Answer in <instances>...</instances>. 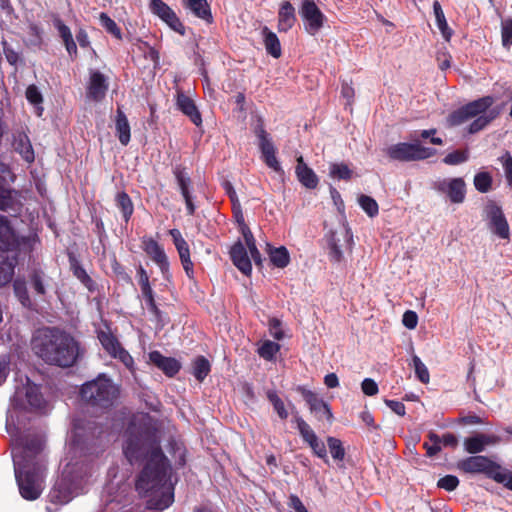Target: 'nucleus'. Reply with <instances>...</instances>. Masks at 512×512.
Returning a JSON list of instances; mask_svg holds the SVG:
<instances>
[{"instance_id": "6e6552de", "label": "nucleus", "mask_w": 512, "mask_h": 512, "mask_svg": "<svg viewBox=\"0 0 512 512\" xmlns=\"http://www.w3.org/2000/svg\"><path fill=\"white\" fill-rule=\"evenodd\" d=\"M434 154L435 149L424 147L420 143L400 142L386 149V155L389 159L399 162L424 160Z\"/></svg>"}, {"instance_id": "c9c22d12", "label": "nucleus", "mask_w": 512, "mask_h": 512, "mask_svg": "<svg viewBox=\"0 0 512 512\" xmlns=\"http://www.w3.org/2000/svg\"><path fill=\"white\" fill-rule=\"evenodd\" d=\"M115 202L117 208L122 213L124 221L128 223L134 212V205L130 196L125 191L119 192L115 197Z\"/></svg>"}, {"instance_id": "a878e982", "label": "nucleus", "mask_w": 512, "mask_h": 512, "mask_svg": "<svg viewBox=\"0 0 512 512\" xmlns=\"http://www.w3.org/2000/svg\"><path fill=\"white\" fill-rule=\"evenodd\" d=\"M17 194V191L5 188L0 184V210L15 213L20 212L22 203L17 198Z\"/></svg>"}, {"instance_id": "dca6fc26", "label": "nucleus", "mask_w": 512, "mask_h": 512, "mask_svg": "<svg viewBox=\"0 0 512 512\" xmlns=\"http://www.w3.org/2000/svg\"><path fill=\"white\" fill-rule=\"evenodd\" d=\"M172 172L177 182L180 193L184 198L187 214L192 216L195 214L196 207L193 203V198L191 194V177L186 171V167L181 164L175 165L172 169Z\"/></svg>"}, {"instance_id": "864d4df0", "label": "nucleus", "mask_w": 512, "mask_h": 512, "mask_svg": "<svg viewBox=\"0 0 512 512\" xmlns=\"http://www.w3.org/2000/svg\"><path fill=\"white\" fill-rule=\"evenodd\" d=\"M412 362L415 370L416 377L418 380L424 384L429 383L430 380V374L426 367V365L422 362V360L417 356L414 355L412 357Z\"/></svg>"}, {"instance_id": "2eb2a0df", "label": "nucleus", "mask_w": 512, "mask_h": 512, "mask_svg": "<svg viewBox=\"0 0 512 512\" xmlns=\"http://www.w3.org/2000/svg\"><path fill=\"white\" fill-rule=\"evenodd\" d=\"M150 10L153 14H155L163 22H165L173 31L177 32L181 36H184L186 34V28L184 24L181 22V20L173 11V9L170 6H168L164 1L151 0Z\"/></svg>"}, {"instance_id": "338daca9", "label": "nucleus", "mask_w": 512, "mask_h": 512, "mask_svg": "<svg viewBox=\"0 0 512 512\" xmlns=\"http://www.w3.org/2000/svg\"><path fill=\"white\" fill-rule=\"evenodd\" d=\"M329 258L333 262H340L343 259V252L336 242L334 235L329 240Z\"/></svg>"}, {"instance_id": "79ce46f5", "label": "nucleus", "mask_w": 512, "mask_h": 512, "mask_svg": "<svg viewBox=\"0 0 512 512\" xmlns=\"http://www.w3.org/2000/svg\"><path fill=\"white\" fill-rule=\"evenodd\" d=\"M15 150L22 156V158L31 163L34 161V150L30 140L26 135L21 136L15 143Z\"/></svg>"}, {"instance_id": "0e129e2a", "label": "nucleus", "mask_w": 512, "mask_h": 512, "mask_svg": "<svg viewBox=\"0 0 512 512\" xmlns=\"http://www.w3.org/2000/svg\"><path fill=\"white\" fill-rule=\"evenodd\" d=\"M25 95L28 102L35 106L40 105L43 102L42 94L38 87L34 84H31L27 87Z\"/></svg>"}, {"instance_id": "393cba45", "label": "nucleus", "mask_w": 512, "mask_h": 512, "mask_svg": "<svg viewBox=\"0 0 512 512\" xmlns=\"http://www.w3.org/2000/svg\"><path fill=\"white\" fill-rule=\"evenodd\" d=\"M230 257L233 264L245 275H249L252 270L251 260L244 245L238 241L230 249Z\"/></svg>"}, {"instance_id": "5701e85b", "label": "nucleus", "mask_w": 512, "mask_h": 512, "mask_svg": "<svg viewBox=\"0 0 512 512\" xmlns=\"http://www.w3.org/2000/svg\"><path fill=\"white\" fill-rule=\"evenodd\" d=\"M297 22L294 6L289 1H283L278 10L277 29L280 33L288 32Z\"/></svg>"}, {"instance_id": "20e7f679", "label": "nucleus", "mask_w": 512, "mask_h": 512, "mask_svg": "<svg viewBox=\"0 0 512 512\" xmlns=\"http://www.w3.org/2000/svg\"><path fill=\"white\" fill-rule=\"evenodd\" d=\"M18 460L14 465L15 478L19 487L20 495L28 501L38 499L43 491V469L44 465H23Z\"/></svg>"}, {"instance_id": "b1692460", "label": "nucleus", "mask_w": 512, "mask_h": 512, "mask_svg": "<svg viewBox=\"0 0 512 512\" xmlns=\"http://www.w3.org/2000/svg\"><path fill=\"white\" fill-rule=\"evenodd\" d=\"M295 174L298 181L307 189H315L318 186L319 179L316 173L308 167L302 156L297 158Z\"/></svg>"}, {"instance_id": "c756f323", "label": "nucleus", "mask_w": 512, "mask_h": 512, "mask_svg": "<svg viewBox=\"0 0 512 512\" xmlns=\"http://www.w3.org/2000/svg\"><path fill=\"white\" fill-rule=\"evenodd\" d=\"M115 130L119 142L127 146L131 139V129L124 111L118 107L116 110Z\"/></svg>"}, {"instance_id": "13d9d810", "label": "nucleus", "mask_w": 512, "mask_h": 512, "mask_svg": "<svg viewBox=\"0 0 512 512\" xmlns=\"http://www.w3.org/2000/svg\"><path fill=\"white\" fill-rule=\"evenodd\" d=\"M502 45L509 48L512 45V19L508 18L501 23Z\"/></svg>"}, {"instance_id": "8fccbe9b", "label": "nucleus", "mask_w": 512, "mask_h": 512, "mask_svg": "<svg viewBox=\"0 0 512 512\" xmlns=\"http://www.w3.org/2000/svg\"><path fill=\"white\" fill-rule=\"evenodd\" d=\"M329 173L332 178L347 181L352 178L353 171L344 163H333L330 165Z\"/></svg>"}, {"instance_id": "680f3d73", "label": "nucleus", "mask_w": 512, "mask_h": 512, "mask_svg": "<svg viewBox=\"0 0 512 512\" xmlns=\"http://www.w3.org/2000/svg\"><path fill=\"white\" fill-rule=\"evenodd\" d=\"M269 332L271 336L280 341L284 338V331L282 329V322L276 317H272L268 321Z\"/></svg>"}, {"instance_id": "052dcab7", "label": "nucleus", "mask_w": 512, "mask_h": 512, "mask_svg": "<svg viewBox=\"0 0 512 512\" xmlns=\"http://www.w3.org/2000/svg\"><path fill=\"white\" fill-rule=\"evenodd\" d=\"M459 485V479L454 475H445L437 482V487L448 492L454 491Z\"/></svg>"}, {"instance_id": "5fc2aeb1", "label": "nucleus", "mask_w": 512, "mask_h": 512, "mask_svg": "<svg viewBox=\"0 0 512 512\" xmlns=\"http://www.w3.org/2000/svg\"><path fill=\"white\" fill-rule=\"evenodd\" d=\"M111 269L118 281L126 284H132L131 276L126 272L125 267L114 256L111 260Z\"/></svg>"}, {"instance_id": "bf43d9fd", "label": "nucleus", "mask_w": 512, "mask_h": 512, "mask_svg": "<svg viewBox=\"0 0 512 512\" xmlns=\"http://www.w3.org/2000/svg\"><path fill=\"white\" fill-rule=\"evenodd\" d=\"M139 50H141L144 53V57L151 60L155 66L159 64L160 55L158 50L150 46L147 42L139 40Z\"/></svg>"}, {"instance_id": "cd10ccee", "label": "nucleus", "mask_w": 512, "mask_h": 512, "mask_svg": "<svg viewBox=\"0 0 512 512\" xmlns=\"http://www.w3.org/2000/svg\"><path fill=\"white\" fill-rule=\"evenodd\" d=\"M141 294L149 313L153 316V319L158 325L164 327L169 322V318L166 313L159 309L153 289Z\"/></svg>"}, {"instance_id": "412c9836", "label": "nucleus", "mask_w": 512, "mask_h": 512, "mask_svg": "<svg viewBox=\"0 0 512 512\" xmlns=\"http://www.w3.org/2000/svg\"><path fill=\"white\" fill-rule=\"evenodd\" d=\"M176 105L177 108L186 115L194 125L197 127L202 125L201 113L193 99L179 91L176 96Z\"/></svg>"}, {"instance_id": "3c124183", "label": "nucleus", "mask_w": 512, "mask_h": 512, "mask_svg": "<svg viewBox=\"0 0 512 512\" xmlns=\"http://www.w3.org/2000/svg\"><path fill=\"white\" fill-rule=\"evenodd\" d=\"M13 289L16 297L23 306H29L31 303L30 296L27 290L26 282L24 280L17 279L13 283Z\"/></svg>"}, {"instance_id": "f704fd0d", "label": "nucleus", "mask_w": 512, "mask_h": 512, "mask_svg": "<svg viewBox=\"0 0 512 512\" xmlns=\"http://www.w3.org/2000/svg\"><path fill=\"white\" fill-rule=\"evenodd\" d=\"M433 11H434V15H435V18H436L437 26H438V28H439L443 38L446 41H450V39H451V37L453 35V31L448 26V23L446 21V18H445L443 9H442V6H441V4H440V2L438 0H435L433 2Z\"/></svg>"}, {"instance_id": "4468645a", "label": "nucleus", "mask_w": 512, "mask_h": 512, "mask_svg": "<svg viewBox=\"0 0 512 512\" xmlns=\"http://www.w3.org/2000/svg\"><path fill=\"white\" fill-rule=\"evenodd\" d=\"M297 391L301 394L310 412L315 415L317 420L322 421L326 419L329 423H332L334 416L327 402L319 398L316 393L303 386H298Z\"/></svg>"}, {"instance_id": "4be33fe9", "label": "nucleus", "mask_w": 512, "mask_h": 512, "mask_svg": "<svg viewBox=\"0 0 512 512\" xmlns=\"http://www.w3.org/2000/svg\"><path fill=\"white\" fill-rule=\"evenodd\" d=\"M438 190L445 192L452 203L459 204L465 199L466 185L462 178H453L448 183L442 182Z\"/></svg>"}, {"instance_id": "e2e57ef3", "label": "nucleus", "mask_w": 512, "mask_h": 512, "mask_svg": "<svg viewBox=\"0 0 512 512\" xmlns=\"http://www.w3.org/2000/svg\"><path fill=\"white\" fill-rule=\"evenodd\" d=\"M308 445L312 449L313 453L323 459L326 463H328L327 459V450L324 442L318 439V437L314 438L312 441H309Z\"/></svg>"}, {"instance_id": "72a5a7b5", "label": "nucleus", "mask_w": 512, "mask_h": 512, "mask_svg": "<svg viewBox=\"0 0 512 512\" xmlns=\"http://www.w3.org/2000/svg\"><path fill=\"white\" fill-rule=\"evenodd\" d=\"M268 254L271 263L277 268H285L290 263V255L286 247L273 248L267 244Z\"/></svg>"}, {"instance_id": "f3484780", "label": "nucleus", "mask_w": 512, "mask_h": 512, "mask_svg": "<svg viewBox=\"0 0 512 512\" xmlns=\"http://www.w3.org/2000/svg\"><path fill=\"white\" fill-rule=\"evenodd\" d=\"M172 237L173 243L179 254V258L185 274L189 279H194V264L190 256V248L187 241L183 238L181 232L178 229H171L169 231Z\"/></svg>"}, {"instance_id": "423d86ee", "label": "nucleus", "mask_w": 512, "mask_h": 512, "mask_svg": "<svg viewBox=\"0 0 512 512\" xmlns=\"http://www.w3.org/2000/svg\"><path fill=\"white\" fill-rule=\"evenodd\" d=\"M43 446L44 443L40 436L25 435L12 451L14 465H18V460H22L23 465H44L41 459Z\"/></svg>"}, {"instance_id": "bb28decb", "label": "nucleus", "mask_w": 512, "mask_h": 512, "mask_svg": "<svg viewBox=\"0 0 512 512\" xmlns=\"http://www.w3.org/2000/svg\"><path fill=\"white\" fill-rule=\"evenodd\" d=\"M69 264L73 275L87 288L89 292H95L97 290L96 282L88 275L77 258L72 254L69 255Z\"/></svg>"}, {"instance_id": "774afa93", "label": "nucleus", "mask_w": 512, "mask_h": 512, "mask_svg": "<svg viewBox=\"0 0 512 512\" xmlns=\"http://www.w3.org/2000/svg\"><path fill=\"white\" fill-rule=\"evenodd\" d=\"M2 48L7 62L15 66L20 60L19 53L16 52L5 40L2 41Z\"/></svg>"}, {"instance_id": "6e6d98bb", "label": "nucleus", "mask_w": 512, "mask_h": 512, "mask_svg": "<svg viewBox=\"0 0 512 512\" xmlns=\"http://www.w3.org/2000/svg\"><path fill=\"white\" fill-rule=\"evenodd\" d=\"M243 237L245 239L246 245L250 251L251 257L254 260L255 264L257 266H261L262 265L261 253L259 252V250L256 247L255 239H254L252 232L248 231V233H244Z\"/></svg>"}, {"instance_id": "1a4fd4ad", "label": "nucleus", "mask_w": 512, "mask_h": 512, "mask_svg": "<svg viewBox=\"0 0 512 512\" xmlns=\"http://www.w3.org/2000/svg\"><path fill=\"white\" fill-rule=\"evenodd\" d=\"M494 102V97L489 95L471 101L458 108L457 110L451 112L447 117V123L451 127L459 126L466 121L488 111Z\"/></svg>"}, {"instance_id": "4d7b16f0", "label": "nucleus", "mask_w": 512, "mask_h": 512, "mask_svg": "<svg viewBox=\"0 0 512 512\" xmlns=\"http://www.w3.org/2000/svg\"><path fill=\"white\" fill-rule=\"evenodd\" d=\"M468 152L466 150H455L448 153L444 158L443 162L447 165H458L468 160Z\"/></svg>"}, {"instance_id": "aec40b11", "label": "nucleus", "mask_w": 512, "mask_h": 512, "mask_svg": "<svg viewBox=\"0 0 512 512\" xmlns=\"http://www.w3.org/2000/svg\"><path fill=\"white\" fill-rule=\"evenodd\" d=\"M149 361L170 378L174 377L181 369V364L177 359L166 357L157 350L149 353Z\"/></svg>"}, {"instance_id": "de8ad7c7", "label": "nucleus", "mask_w": 512, "mask_h": 512, "mask_svg": "<svg viewBox=\"0 0 512 512\" xmlns=\"http://www.w3.org/2000/svg\"><path fill=\"white\" fill-rule=\"evenodd\" d=\"M26 399L28 404L35 409L42 408L44 405V398L37 386H28L26 389Z\"/></svg>"}, {"instance_id": "f03ea898", "label": "nucleus", "mask_w": 512, "mask_h": 512, "mask_svg": "<svg viewBox=\"0 0 512 512\" xmlns=\"http://www.w3.org/2000/svg\"><path fill=\"white\" fill-rule=\"evenodd\" d=\"M34 353L45 363L58 367H71L79 357V344L69 333L56 327H45L32 338Z\"/></svg>"}, {"instance_id": "58836bf2", "label": "nucleus", "mask_w": 512, "mask_h": 512, "mask_svg": "<svg viewBox=\"0 0 512 512\" xmlns=\"http://www.w3.org/2000/svg\"><path fill=\"white\" fill-rule=\"evenodd\" d=\"M98 339L104 350L110 356H112L122 346L117 337L109 331H100L98 333Z\"/></svg>"}, {"instance_id": "7c9ffc66", "label": "nucleus", "mask_w": 512, "mask_h": 512, "mask_svg": "<svg viewBox=\"0 0 512 512\" xmlns=\"http://www.w3.org/2000/svg\"><path fill=\"white\" fill-rule=\"evenodd\" d=\"M48 276L40 267H32L28 273V282L34 293L39 296L46 294Z\"/></svg>"}, {"instance_id": "49530a36", "label": "nucleus", "mask_w": 512, "mask_h": 512, "mask_svg": "<svg viewBox=\"0 0 512 512\" xmlns=\"http://www.w3.org/2000/svg\"><path fill=\"white\" fill-rule=\"evenodd\" d=\"M358 203L363 211L371 218L375 217L379 213V206L375 199L368 195H360Z\"/></svg>"}, {"instance_id": "ea45409f", "label": "nucleus", "mask_w": 512, "mask_h": 512, "mask_svg": "<svg viewBox=\"0 0 512 512\" xmlns=\"http://www.w3.org/2000/svg\"><path fill=\"white\" fill-rule=\"evenodd\" d=\"M192 368V373L199 382H203L211 371L210 362L204 356L196 357L193 361Z\"/></svg>"}, {"instance_id": "e433bc0d", "label": "nucleus", "mask_w": 512, "mask_h": 512, "mask_svg": "<svg viewBox=\"0 0 512 512\" xmlns=\"http://www.w3.org/2000/svg\"><path fill=\"white\" fill-rule=\"evenodd\" d=\"M174 501V494L172 491H170L169 488L166 489V491H162L161 495L151 497L148 500L147 507L152 510H158L162 511L166 508H168Z\"/></svg>"}, {"instance_id": "9d476101", "label": "nucleus", "mask_w": 512, "mask_h": 512, "mask_svg": "<svg viewBox=\"0 0 512 512\" xmlns=\"http://www.w3.org/2000/svg\"><path fill=\"white\" fill-rule=\"evenodd\" d=\"M484 213L491 232L501 239L508 240L510 228L502 208L495 201L489 200L484 207Z\"/></svg>"}, {"instance_id": "c03bdc74", "label": "nucleus", "mask_w": 512, "mask_h": 512, "mask_svg": "<svg viewBox=\"0 0 512 512\" xmlns=\"http://www.w3.org/2000/svg\"><path fill=\"white\" fill-rule=\"evenodd\" d=\"M101 26L116 39L122 40V32L116 22L105 12H101L99 15Z\"/></svg>"}, {"instance_id": "2f4dec72", "label": "nucleus", "mask_w": 512, "mask_h": 512, "mask_svg": "<svg viewBox=\"0 0 512 512\" xmlns=\"http://www.w3.org/2000/svg\"><path fill=\"white\" fill-rule=\"evenodd\" d=\"M263 43L266 52L274 58H279L282 55L281 44L277 35L272 32L267 26L262 28Z\"/></svg>"}, {"instance_id": "f8f14e48", "label": "nucleus", "mask_w": 512, "mask_h": 512, "mask_svg": "<svg viewBox=\"0 0 512 512\" xmlns=\"http://www.w3.org/2000/svg\"><path fill=\"white\" fill-rule=\"evenodd\" d=\"M255 135L259 142V149L262 153V159L264 163L275 172H283L282 167L276 157V148L270 138V135L265 130L262 121L255 127Z\"/></svg>"}, {"instance_id": "c85d7f7f", "label": "nucleus", "mask_w": 512, "mask_h": 512, "mask_svg": "<svg viewBox=\"0 0 512 512\" xmlns=\"http://www.w3.org/2000/svg\"><path fill=\"white\" fill-rule=\"evenodd\" d=\"M184 7L208 24L213 23L211 8L207 0H184Z\"/></svg>"}, {"instance_id": "a18cd8bd", "label": "nucleus", "mask_w": 512, "mask_h": 512, "mask_svg": "<svg viewBox=\"0 0 512 512\" xmlns=\"http://www.w3.org/2000/svg\"><path fill=\"white\" fill-rule=\"evenodd\" d=\"M293 421L297 425L300 436L307 444L317 437L310 425L299 415H295Z\"/></svg>"}, {"instance_id": "a19ab883", "label": "nucleus", "mask_w": 512, "mask_h": 512, "mask_svg": "<svg viewBox=\"0 0 512 512\" xmlns=\"http://www.w3.org/2000/svg\"><path fill=\"white\" fill-rule=\"evenodd\" d=\"M280 344L271 340H265L257 349L258 355L266 361L275 360L276 354L280 351Z\"/></svg>"}, {"instance_id": "6ab92c4d", "label": "nucleus", "mask_w": 512, "mask_h": 512, "mask_svg": "<svg viewBox=\"0 0 512 512\" xmlns=\"http://www.w3.org/2000/svg\"><path fill=\"white\" fill-rule=\"evenodd\" d=\"M501 441L500 437L494 434L478 433L464 440V448L471 455H477L485 450L487 445H495Z\"/></svg>"}, {"instance_id": "603ef678", "label": "nucleus", "mask_w": 512, "mask_h": 512, "mask_svg": "<svg viewBox=\"0 0 512 512\" xmlns=\"http://www.w3.org/2000/svg\"><path fill=\"white\" fill-rule=\"evenodd\" d=\"M327 444L333 459L342 461L345 457V449L343 447L341 440L329 436L327 438Z\"/></svg>"}, {"instance_id": "473e14b6", "label": "nucleus", "mask_w": 512, "mask_h": 512, "mask_svg": "<svg viewBox=\"0 0 512 512\" xmlns=\"http://www.w3.org/2000/svg\"><path fill=\"white\" fill-rule=\"evenodd\" d=\"M17 264L16 256L9 257L0 254V286H4L12 280Z\"/></svg>"}, {"instance_id": "4c0bfd02", "label": "nucleus", "mask_w": 512, "mask_h": 512, "mask_svg": "<svg viewBox=\"0 0 512 512\" xmlns=\"http://www.w3.org/2000/svg\"><path fill=\"white\" fill-rule=\"evenodd\" d=\"M498 115V112L495 110H490L476 116V118L470 123L468 126V133L475 134L481 130H483L491 121H493Z\"/></svg>"}, {"instance_id": "09e8293b", "label": "nucleus", "mask_w": 512, "mask_h": 512, "mask_svg": "<svg viewBox=\"0 0 512 512\" xmlns=\"http://www.w3.org/2000/svg\"><path fill=\"white\" fill-rule=\"evenodd\" d=\"M492 176L488 172H479L474 176L475 189L480 193H487L492 187Z\"/></svg>"}, {"instance_id": "ddd939ff", "label": "nucleus", "mask_w": 512, "mask_h": 512, "mask_svg": "<svg viewBox=\"0 0 512 512\" xmlns=\"http://www.w3.org/2000/svg\"><path fill=\"white\" fill-rule=\"evenodd\" d=\"M142 249L149 258L159 267L163 277L169 280L170 263L164 248L152 237L144 236L141 239Z\"/></svg>"}, {"instance_id": "f257e3e1", "label": "nucleus", "mask_w": 512, "mask_h": 512, "mask_svg": "<svg viewBox=\"0 0 512 512\" xmlns=\"http://www.w3.org/2000/svg\"><path fill=\"white\" fill-rule=\"evenodd\" d=\"M123 453L130 464L146 461L136 481L140 493L157 492L168 481L169 464L160 446L159 429L150 418L131 422L125 432Z\"/></svg>"}, {"instance_id": "a211bd4d", "label": "nucleus", "mask_w": 512, "mask_h": 512, "mask_svg": "<svg viewBox=\"0 0 512 512\" xmlns=\"http://www.w3.org/2000/svg\"><path fill=\"white\" fill-rule=\"evenodd\" d=\"M107 77L100 71H92L86 87V96L94 102L102 101L108 91Z\"/></svg>"}, {"instance_id": "69168bd1", "label": "nucleus", "mask_w": 512, "mask_h": 512, "mask_svg": "<svg viewBox=\"0 0 512 512\" xmlns=\"http://www.w3.org/2000/svg\"><path fill=\"white\" fill-rule=\"evenodd\" d=\"M499 160L502 163L507 183L512 187V156L510 152L506 151Z\"/></svg>"}, {"instance_id": "39448f33", "label": "nucleus", "mask_w": 512, "mask_h": 512, "mask_svg": "<svg viewBox=\"0 0 512 512\" xmlns=\"http://www.w3.org/2000/svg\"><path fill=\"white\" fill-rule=\"evenodd\" d=\"M37 237L18 236L7 217L0 215V251L15 252L17 259L30 255Z\"/></svg>"}, {"instance_id": "7ed1b4c3", "label": "nucleus", "mask_w": 512, "mask_h": 512, "mask_svg": "<svg viewBox=\"0 0 512 512\" xmlns=\"http://www.w3.org/2000/svg\"><path fill=\"white\" fill-rule=\"evenodd\" d=\"M120 395L119 386L105 373L83 383L79 390L81 401L94 410L105 411L114 406Z\"/></svg>"}, {"instance_id": "37998d69", "label": "nucleus", "mask_w": 512, "mask_h": 512, "mask_svg": "<svg viewBox=\"0 0 512 512\" xmlns=\"http://www.w3.org/2000/svg\"><path fill=\"white\" fill-rule=\"evenodd\" d=\"M266 396L279 418L281 420H286L288 418V411L283 400L279 397L277 392L275 390H268Z\"/></svg>"}, {"instance_id": "9b49d317", "label": "nucleus", "mask_w": 512, "mask_h": 512, "mask_svg": "<svg viewBox=\"0 0 512 512\" xmlns=\"http://www.w3.org/2000/svg\"><path fill=\"white\" fill-rule=\"evenodd\" d=\"M299 14L304 22V29L309 35H316L324 26L326 16L313 0H303Z\"/></svg>"}, {"instance_id": "0eeeda50", "label": "nucleus", "mask_w": 512, "mask_h": 512, "mask_svg": "<svg viewBox=\"0 0 512 512\" xmlns=\"http://www.w3.org/2000/svg\"><path fill=\"white\" fill-rule=\"evenodd\" d=\"M457 469L467 474H484L494 481H503L500 475V464L487 456L471 455L457 462Z\"/></svg>"}]
</instances>
